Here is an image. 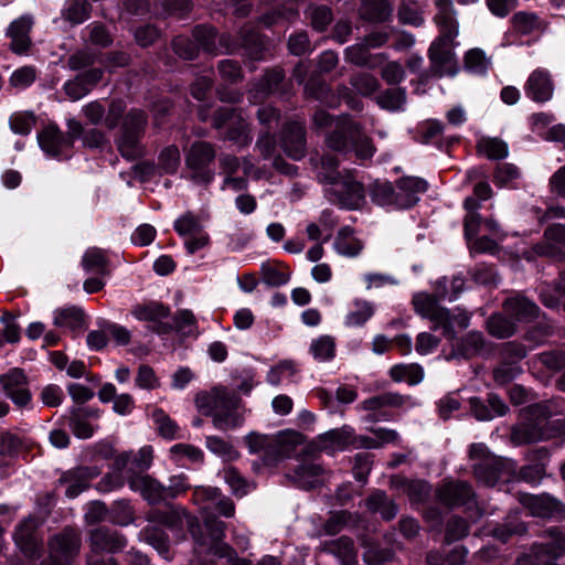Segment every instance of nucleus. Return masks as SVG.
Returning a JSON list of instances; mask_svg holds the SVG:
<instances>
[{
	"instance_id": "15",
	"label": "nucleus",
	"mask_w": 565,
	"mask_h": 565,
	"mask_svg": "<svg viewBox=\"0 0 565 565\" xmlns=\"http://www.w3.org/2000/svg\"><path fill=\"white\" fill-rule=\"evenodd\" d=\"M559 427L555 431H551L539 423H523L512 427L510 440L514 446H522L526 444L537 443L543 439H548L555 435L565 433V420L557 419L555 422Z\"/></svg>"
},
{
	"instance_id": "21",
	"label": "nucleus",
	"mask_w": 565,
	"mask_h": 565,
	"mask_svg": "<svg viewBox=\"0 0 565 565\" xmlns=\"http://www.w3.org/2000/svg\"><path fill=\"white\" fill-rule=\"evenodd\" d=\"M428 188L426 180L417 177H403L396 182L397 207L407 209L418 202V194Z\"/></svg>"
},
{
	"instance_id": "22",
	"label": "nucleus",
	"mask_w": 565,
	"mask_h": 565,
	"mask_svg": "<svg viewBox=\"0 0 565 565\" xmlns=\"http://www.w3.org/2000/svg\"><path fill=\"white\" fill-rule=\"evenodd\" d=\"M441 503L448 507L463 505L473 497L471 486L466 481H447L437 491Z\"/></svg>"
},
{
	"instance_id": "26",
	"label": "nucleus",
	"mask_w": 565,
	"mask_h": 565,
	"mask_svg": "<svg viewBox=\"0 0 565 565\" xmlns=\"http://www.w3.org/2000/svg\"><path fill=\"white\" fill-rule=\"evenodd\" d=\"M344 60L359 67H377L384 60L385 55L371 54L370 50L360 41L344 50Z\"/></svg>"
},
{
	"instance_id": "63",
	"label": "nucleus",
	"mask_w": 565,
	"mask_h": 565,
	"mask_svg": "<svg viewBox=\"0 0 565 565\" xmlns=\"http://www.w3.org/2000/svg\"><path fill=\"white\" fill-rule=\"evenodd\" d=\"M89 4L86 0H73L64 11V18L73 24L84 22L89 17Z\"/></svg>"
},
{
	"instance_id": "44",
	"label": "nucleus",
	"mask_w": 565,
	"mask_h": 565,
	"mask_svg": "<svg viewBox=\"0 0 565 565\" xmlns=\"http://www.w3.org/2000/svg\"><path fill=\"white\" fill-rule=\"evenodd\" d=\"M390 375L395 382H407L411 385L418 384L424 377L423 367L419 364H396L391 367Z\"/></svg>"
},
{
	"instance_id": "64",
	"label": "nucleus",
	"mask_w": 565,
	"mask_h": 565,
	"mask_svg": "<svg viewBox=\"0 0 565 565\" xmlns=\"http://www.w3.org/2000/svg\"><path fill=\"white\" fill-rule=\"evenodd\" d=\"M469 532V525L462 518L451 516L446 524L445 540L447 543L456 542L465 536Z\"/></svg>"
},
{
	"instance_id": "28",
	"label": "nucleus",
	"mask_w": 565,
	"mask_h": 565,
	"mask_svg": "<svg viewBox=\"0 0 565 565\" xmlns=\"http://www.w3.org/2000/svg\"><path fill=\"white\" fill-rule=\"evenodd\" d=\"M93 477L88 468H77L63 473L60 483L66 487L65 494L73 499L88 488Z\"/></svg>"
},
{
	"instance_id": "52",
	"label": "nucleus",
	"mask_w": 565,
	"mask_h": 565,
	"mask_svg": "<svg viewBox=\"0 0 565 565\" xmlns=\"http://www.w3.org/2000/svg\"><path fill=\"white\" fill-rule=\"evenodd\" d=\"M148 119L140 109H131L124 117L120 131L143 136Z\"/></svg>"
},
{
	"instance_id": "38",
	"label": "nucleus",
	"mask_w": 565,
	"mask_h": 565,
	"mask_svg": "<svg viewBox=\"0 0 565 565\" xmlns=\"http://www.w3.org/2000/svg\"><path fill=\"white\" fill-rule=\"evenodd\" d=\"M82 266L87 273L108 275V258L106 252L98 247L88 248L82 258Z\"/></svg>"
},
{
	"instance_id": "2",
	"label": "nucleus",
	"mask_w": 565,
	"mask_h": 565,
	"mask_svg": "<svg viewBox=\"0 0 565 565\" xmlns=\"http://www.w3.org/2000/svg\"><path fill=\"white\" fill-rule=\"evenodd\" d=\"M195 405L203 415L212 416L214 427L220 430L237 428L244 422L243 415L238 413V396L225 387L199 393Z\"/></svg>"
},
{
	"instance_id": "24",
	"label": "nucleus",
	"mask_w": 565,
	"mask_h": 565,
	"mask_svg": "<svg viewBox=\"0 0 565 565\" xmlns=\"http://www.w3.org/2000/svg\"><path fill=\"white\" fill-rule=\"evenodd\" d=\"M504 311L515 321L531 322L537 318L540 308L522 295H515L503 301Z\"/></svg>"
},
{
	"instance_id": "39",
	"label": "nucleus",
	"mask_w": 565,
	"mask_h": 565,
	"mask_svg": "<svg viewBox=\"0 0 565 565\" xmlns=\"http://www.w3.org/2000/svg\"><path fill=\"white\" fill-rule=\"evenodd\" d=\"M141 136L120 131L116 139V146L120 154L127 160H135L142 156L143 148L140 142Z\"/></svg>"
},
{
	"instance_id": "36",
	"label": "nucleus",
	"mask_w": 565,
	"mask_h": 565,
	"mask_svg": "<svg viewBox=\"0 0 565 565\" xmlns=\"http://www.w3.org/2000/svg\"><path fill=\"white\" fill-rule=\"evenodd\" d=\"M54 324L73 331L82 330L85 324L84 311L78 307L60 308L54 311Z\"/></svg>"
},
{
	"instance_id": "61",
	"label": "nucleus",
	"mask_w": 565,
	"mask_h": 565,
	"mask_svg": "<svg viewBox=\"0 0 565 565\" xmlns=\"http://www.w3.org/2000/svg\"><path fill=\"white\" fill-rule=\"evenodd\" d=\"M375 438L363 437L361 443L366 448H380L385 444L395 443L398 439V434L393 429L375 428L372 429Z\"/></svg>"
},
{
	"instance_id": "18",
	"label": "nucleus",
	"mask_w": 565,
	"mask_h": 565,
	"mask_svg": "<svg viewBox=\"0 0 565 565\" xmlns=\"http://www.w3.org/2000/svg\"><path fill=\"white\" fill-rule=\"evenodd\" d=\"M523 503L534 516L565 518V504L547 493L529 495L524 499Z\"/></svg>"
},
{
	"instance_id": "49",
	"label": "nucleus",
	"mask_w": 565,
	"mask_h": 565,
	"mask_svg": "<svg viewBox=\"0 0 565 565\" xmlns=\"http://www.w3.org/2000/svg\"><path fill=\"white\" fill-rule=\"evenodd\" d=\"M169 308L158 302L139 305L132 309V315L140 321L157 322L169 316Z\"/></svg>"
},
{
	"instance_id": "57",
	"label": "nucleus",
	"mask_w": 565,
	"mask_h": 565,
	"mask_svg": "<svg viewBox=\"0 0 565 565\" xmlns=\"http://www.w3.org/2000/svg\"><path fill=\"white\" fill-rule=\"evenodd\" d=\"M397 15L399 21L404 24L419 26L424 22L419 7L415 0H401Z\"/></svg>"
},
{
	"instance_id": "34",
	"label": "nucleus",
	"mask_w": 565,
	"mask_h": 565,
	"mask_svg": "<svg viewBox=\"0 0 565 565\" xmlns=\"http://www.w3.org/2000/svg\"><path fill=\"white\" fill-rule=\"evenodd\" d=\"M335 250L347 257H355L363 248V244L353 235V230L349 226L342 227L334 239Z\"/></svg>"
},
{
	"instance_id": "43",
	"label": "nucleus",
	"mask_w": 565,
	"mask_h": 565,
	"mask_svg": "<svg viewBox=\"0 0 565 565\" xmlns=\"http://www.w3.org/2000/svg\"><path fill=\"white\" fill-rule=\"evenodd\" d=\"M436 7L437 13L435 14L434 20L439 26L440 32H458L452 0H436Z\"/></svg>"
},
{
	"instance_id": "31",
	"label": "nucleus",
	"mask_w": 565,
	"mask_h": 565,
	"mask_svg": "<svg viewBox=\"0 0 565 565\" xmlns=\"http://www.w3.org/2000/svg\"><path fill=\"white\" fill-rule=\"evenodd\" d=\"M32 26V21L29 18H20L14 20L9 29L8 35L11 38V49L13 52L21 54L24 53L30 45L29 33Z\"/></svg>"
},
{
	"instance_id": "13",
	"label": "nucleus",
	"mask_w": 565,
	"mask_h": 565,
	"mask_svg": "<svg viewBox=\"0 0 565 565\" xmlns=\"http://www.w3.org/2000/svg\"><path fill=\"white\" fill-rule=\"evenodd\" d=\"M193 502L201 507L206 515L216 511L220 515L232 518L235 514L233 500L224 495L220 489L212 487H198L193 491Z\"/></svg>"
},
{
	"instance_id": "46",
	"label": "nucleus",
	"mask_w": 565,
	"mask_h": 565,
	"mask_svg": "<svg viewBox=\"0 0 565 565\" xmlns=\"http://www.w3.org/2000/svg\"><path fill=\"white\" fill-rule=\"evenodd\" d=\"M305 93L308 97L319 100L329 107L335 106L330 86L319 78L310 77L305 85Z\"/></svg>"
},
{
	"instance_id": "55",
	"label": "nucleus",
	"mask_w": 565,
	"mask_h": 565,
	"mask_svg": "<svg viewBox=\"0 0 565 565\" xmlns=\"http://www.w3.org/2000/svg\"><path fill=\"white\" fill-rule=\"evenodd\" d=\"M206 447L210 451L222 457L226 461H233L239 457L238 451L230 441L217 436H207Z\"/></svg>"
},
{
	"instance_id": "47",
	"label": "nucleus",
	"mask_w": 565,
	"mask_h": 565,
	"mask_svg": "<svg viewBox=\"0 0 565 565\" xmlns=\"http://www.w3.org/2000/svg\"><path fill=\"white\" fill-rule=\"evenodd\" d=\"M141 539L153 546L161 555L169 553V537L159 526L148 525L140 532Z\"/></svg>"
},
{
	"instance_id": "48",
	"label": "nucleus",
	"mask_w": 565,
	"mask_h": 565,
	"mask_svg": "<svg viewBox=\"0 0 565 565\" xmlns=\"http://www.w3.org/2000/svg\"><path fill=\"white\" fill-rule=\"evenodd\" d=\"M310 352L315 360L319 362H327L335 355V340L331 335H320L312 340L310 344Z\"/></svg>"
},
{
	"instance_id": "6",
	"label": "nucleus",
	"mask_w": 565,
	"mask_h": 565,
	"mask_svg": "<svg viewBox=\"0 0 565 565\" xmlns=\"http://www.w3.org/2000/svg\"><path fill=\"white\" fill-rule=\"evenodd\" d=\"M458 32H440L439 36L430 44L428 57L430 61L429 73L420 75V79L426 82L429 76L443 77L445 75H455L457 64L455 60L454 46Z\"/></svg>"
},
{
	"instance_id": "32",
	"label": "nucleus",
	"mask_w": 565,
	"mask_h": 565,
	"mask_svg": "<svg viewBox=\"0 0 565 565\" xmlns=\"http://www.w3.org/2000/svg\"><path fill=\"white\" fill-rule=\"evenodd\" d=\"M366 508L373 513H380L385 521L393 520L398 512L397 505L382 490L374 491L366 500Z\"/></svg>"
},
{
	"instance_id": "12",
	"label": "nucleus",
	"mask_w": 565,
	"mask_h": 565,
	"mask_svg": "<svg viewBox=\"0 0 565 565\" xmlns=\"http://www.w3.org/2000/svg\"><path fill=\"white\" fill-rule=\"evenodd\" d=\"M329 201L345 209L360 207L365 198L362 183L351 175H343L337 183L327 190Z\"/></svg>"
},
{
	"instance_id": "9",
	"label": "nucleus",
	"mask_w": 565,
	"mask_h": 565,
	"mask_svg": "<svg viewBox=\"0 0 565 565\" xmlns=\"http://www.w3.org/2000/svg\"><path fill=\"white\" fill-rule=\"evenodd\" d=\"M50 556L41 565H71L81 548V535L71 527L53 535L49 541Z\"/></svg>"
},
{
	"instance_id": "5",
	"label": "nucleus",
	"mask_w": 565,
	"mask_h": 565,
	"mask_svg": "<svg viewBox=\"0 0 565 565\" xmlns=\"http://www.w3.org/2000/svg\"><path fill=\"white\" fill-rule=\"evenodd\" d=\"M413 305L418 315L433 322V330L441 329L444 337L449 340L456 338V327L462 330L470 323L468 312L461 309L450 311L441 307L435 296L425 292L415 295Z\"/></svg>"
},
{
	"instance_id": "59",
	"label": "nucleus",
	"mask_w": 565,
	"mask_h": 565,
	"mask_svg": "<svg viewBox=\"0 0 565 565\" xmlns=\"http://www.w3.org/2000/svg\"><path fill=\"white\" fill-rule=\"evenodd\" d=\"M174 230L181 236H192L201 233L203 231V225L198 216L191 212H186L175 220Z\"/></svg>"
},
{
	"instance_id": "25",
	"label": "nucleus",
	"mask_w": 565,
	"mask_h": 565,
	"mask_svg": "<svg viewBox=\"0 0 565 565\" xmlns=\"http://www.w3.org/2000/svg\"><path fill=\"white\" fill-rule=\"evenodd\" d=\"M40 147L50 156H58L65 148L72 147V139L66 138L55 126H49L39 134Z\"/></svg>"
},
{
	"instance_id": "33",
	"label": "nucleus",
	"mask_w": 565,
	"mask_h": 565,
	"mask_svg": "<svg viewBox=\"0 0 565 565\" xmlns=\"http://www.w3.org/2000/svg\"><path fill=\"white\" fill-rule=\"evenodd\" d=\"M393 8L387 0H362L360 15L369 22H385L392 15Z\"/></svg>"
},
{
	"instance_id": "16",
	"label": "nucleus",
	"mask_w": 565,
	"mask_h": 565,
	"mask_svg": "<svg viewBox=\"0 0 565 565\" xmlns=\"http://www.w3.org/2000/svg\"><path fill=\"white\" fill-rule=\"evenodd\" d=\"M280 146L292 160H300L307 153L306 128L302 122H287L280 132Z\"/></svg>"
},
{
	"instance_id": "45",
	"label": "nucleus",
	"mask_w": 565,
	"mask_h": 565,
	"mask_svg": "<svg viewBox=\"0 0 565 565\" xmlns=\"http://www.w3.org/2000/svg\"><path fill=\"white\" fill-rule=\"evenodd\" d=\"M376 104L386 110L398 111L406 104V92L404 88H388L376 96Z\"/></svg>"
},
{
	"instance_id": "27",
	"label": "nucleus",
	"mask_w": 565,
	"mask_h": 565,
	"mask_svg": "<svg viewBox=\"0 0 565 565\" xmlns=\"http://www.w3.org/2000/svg\"><path fill=\"white\" fill-rule=\"evenodd\" d=\"M321 465L312 460H303L294 470L289 477L300 488L311 489L319 482V478L323 473Z\"/></svg>"
},
{
	"instance_id": "10",
	"label": "nucleus",
	"mask_w": 565,
	"mask_h": 565,
	"mask_svg": "<svg viewBox=\"0 0 565 565\" xmlns=\"http://www.w3.org/2000/svg\"><path fill=\"white\" fill-rule=\"evenodd\" d=\"M127 545L126 537L117 531L108 527H97L90 532L87 565H106L103 552L117 553Z\"/></svg>"
},
{
	"instance_id": "29",
	"label": "nucleus",
	"mask_w": 565,
	"mask_h": 565,
	"mask_svg": "<svg viewBox=\"0 0 565 565\" xmlns=\"http://www.w3.org/2000/svg\"><path fill=\"white\" fill-rule=\"evenodd\" d=\"M35 527V520L29 518L19 525L14 534L15 542L21 551L31 558L39 556V543L34 536Z\"/></svg>"
},
{
	"instance_id": "42",
	"label": "nucleus",
	"mask_w": 565,
	"mask_h": 565,
	"mask_svg": "<svg viewBox=\"0 0 565 565\" xmlns=\"http://www.w3.org/2000/svg\"><path fill=\"white\" fill-rule=\"evenodd\" d=\"M349 84L353 90L363 96L370 97L380 88L379 79L366 72H355L349 78Z\"/></svg>"
},
{
	"instance_id": "60",
	"label": "nucleus",
	"mask_w": 565,
	"mask_h": 565,
	"mask_svg": "<svg viewBox=\"0 0 565 565\" xmlns=\"http://www.w3.org/2000/svg\"><path fill=\"white\" fill-rule=\"evenodd\" d=\"M180 151L177 146L171 145L162 149L158 158V167L163 173H174L180 166Z\"/></svg>"
},
{
	"instance_id": "20",
	"label": "nucleus",
	"mask_w": 565,
	"mask_h": 565,
	"mask_svg": "<svg viewBox=\"0 0 565 565\" xmlns=\"http://www.w3.org/2000/svg\"><path fill=\"white\" fill-rule=\"evenodd\" d=\"M100 411L94 407H74L70 412L68 426L72 433L82 439L90 438L96 429L92 420H97Z\"/></svg>"
},
{
	"instance_id": "14",
	"label": "nucleus",
	"mask_w": 565,
	"mask_h": 565,
	"mask_svg": "<svg viewBox=\"0 0 565 565\" xmlns=\"http://www.w3.org/2000/svg\"><path fill=\"white\" fill-rule=\"evenodd\" d=\"M125 109V103L115 99L110 102L107 110L100 102L94 100L85 105L82 111L89 124L95 126L103 124L107 129L113 130L118 126Z\"/></svg>"
},
{
	"instance_id": "41",
	"label": "nucleus",
	"mask_w": 565,
	"mask_h": 565,
	"mask_svg": "<svg viewBox=\"0 0 565 565\" xmlns=\"http://www.w3.org/2000/svg\"><path fill=\"white\" fill-rule=\"evenodd\" d=\"M324 550L338 556L343 564L349 565L356 558V550L353 541L348 536H341L324 544Z\"/></svg>"
},
{
	"instance_id": "58",
	"label": "nucleus",
	"mask_w": 565,
	"mask_h": 565,
	"mask_svg": "<svg viewBox=\"0 0 565 565\" xmlns=\"http://www.w3.org/2000/svg\"><path fill=\"white\" fill-rule=\"evenodd\" d=\"M478 150L483 152L489 159L498 160L508 156L507 143L498 138H483L478 142Z\"/></svg>"
},
{
	"instance_id": "11",
	"label": "nucleus",
	"mask_w": 565,
	"mask_h": 565,
	"mask_svg": "<svg viewBox=\"0 0 565 565\" xmlns=\"http://www.w3.org/2000/svg\"><path fill=\"white\" fill-rule=\"evenodd\" d=\"M216 156L214 146L206 141H195L185 154V163L193 171L192 179L202 184L210 183L214 172L209 168Z\"/></svg>"
},
{
	"instance_id": "4",
	"label": "nucleus",
	"mask_w": 565,
	"mask_h": 565,
	"mask_svg": "<svg viewBox=\"0 0 565 565\" xmlns=\"http://www.w3.org/2000/svg\"><path fill=\"white\" fill-rule=\"evenodd\" d=\"M186 525L198 545L206 546L213 555L224 558L227 565H249L247 561L239 558L228 544L223 542L225 523L215 515L209 514L204 518L206 534H203L196 518L192 515H186Z\"/></svg>"
},
{
	"instance_id": "35",
	"label": "nucleus",
	"mask_w": 565,
	"mask_h": 565,
	"mask_svg": "<svg viewBox=\"0 0 565 565\" xmlns=\"http://www.w3.org/2000/svg\"><path fill=\"white\" fill-rule=\"evenodd\" d=\"M241 46L245 51V55L253 61L264 57L265 44L262 36L253 29L244 26L239 33Z\"/></svg>"
},
{
	"instance_id": "23",
	"label": "nucleus",
	"mask_w": 565,
	"mask_h": 565,
	"mask_svg": "<svg viewBox=\"0 0 565 565\" xmlns=\"http://www.w3.org/2000/svg\"><path fill=\"white\" fill-rule=\"evenodd\" d=\"M526 96L536 103H545L553 96V83L550 74L543 70H535L525 83Z\"/></svg>"
},
{
	"instance_id": "51",
	"label": "nucleus",
	"mask_w": 565,
	"mask_h": 565,
	"mask_svg": "<svg viewBox=\"0 0 565 565\" xmlns=\"http://www.w3.org/2000/svg\"><path fill=\"white\" fill-rule=\"evenodd\" d=\"M152 419L157 426L158 433L166 439L179 438L180 428L177 423L170 418L161 408H156L152 413Z\"/></svg>"
},
{
	"instance_id": "30",
	"label": "nucleus",
	"mask_w": 565,
	"mask_h": 565,
	"mask_svg": "<svg viewBox=\"0 0 565 565\" xmlns=\"http://www.w3.org/2000/svg\"><path fill=\"white\" fill-rule=\"evenodd\" d=\"M548 457L546 448H539L531 451L527 456L529 460L533 463L523 466L519 470L520 479L526 482H537L545 475V460Z\"/></svg>"
},
{
	"instance_id": "37",
	"label": "nucleus",
	"mask_w": 565,
	"mask_h": 565,
	"mask_svg": "<svg viewBox=\"0 0 565 565\" xmlns=\"http://www.w3.org/2000/svg\"><path fill=\"white\" fill-rule=\"evenodd\" d=\"M310 161L316 168H319L317 175L320 182L329 183L332 186L342 178L338 171V159L333 154L326 153L321 156L319 166L315 158H311Z\"/></svg>"
},
{
	"instance_id": "50",
	"label": "nucleus",
	"mask_w": 565,
	"mask_h": 565,
	"mask_svg": "<svg viewBox=\"0 0 565 565\" xmlns=\"http://www.w3.org/2000/svg\"><path fill=\"white\" fill-rule=\"evenodd\" d=\"M372 200L379 205H395L397 206V192L396 188L390 182L373 183L370 190Z\"/></svg>"
},
{
	"instance_id": "7",
	"label": "nucleus",
	"mask_w": 565,
	"mask_h": 565,
	"mask_svg": "<svg viewBox=\"0 0 565 565\" xmlns=\"http://www.w3.org/2000/svg\"><path fill=\"white\" fill-rule=\"evenodd\" d=\"M469 457L473 461V475L478 481L492 487L501 478L505 462L492 455L486 445L473 444L469 450Z\"/></svg>"
},
{
	"instance_id": "8",
	"label": "nucleus",
	"mask_w": 565,
	"mask_h": 565,
	"mask_svg": "<svg viewBox=\"0 0 565 565\" xmlns=\"http://www.w3.org/2000/svg\"><path fill=\"white\" fill-rule=\"evenodd\" d=\"M213 127L215 129L227 128L224 139L236 143L239 147H246L252 142L250 130L247 121L241 111L232 107L218 108L213 116Z\"/></svg>"
},
{
	"instance_id": "54",
	"label": "nucleus",
	"mask_w": 565,
	"mask_h": 565,
	"mask_svg": "<svg viewBox=\"0 0 565 565\" xmlns=\"http://www.w3.org/2000/svg\"><path fill=\"white\" fill-rule=\"evenodd\" d=\"M311 26L319 32L324 31L332 22L333 15L327 6H310L306 11Z\"/></svg>"
},
{
	"instance_id": "1",
	"label": "nucleus",
	"mask_w": 565,
	"mask_h": 565,
	"mask_svg": "<svg viewBox=\"0 0 565 565\" xmlns=\"http://www.w3.org/2000/svg\"><path fill=\"white\" fill-rule=\"evenodd\" d=\"M312 126L316 129L334 127L324 139L327 147L333 151L340 153L353 151L359 160L371 159L375 152L372 139L348 114L334 118L328 111L318 109L312 116Z\"/></svg>"
},
{
	"instance_id": "3",
	"label": "nucleus",
	"mask_w": 565,
	"mask_h": 565,
	"mask_svg": "<svg viewBox=\"0 0 565 565\" xmlns=\"http://www.w3.org/2000/svg\"><path fill=\"white\" fill-rule=\"evenodd\" d=\"M302 441L303 436L294 430L282 431L277 435H264L253 431L244 438L249 452L258 455L265 466H276L285 458L290 457Z\"/></svg>"
},
{
	"instance_id": "19",
	"label": "nucleus",
	"mask_w": 565,
	"mask_h": 565,
	"mask_svg": "<svg viewBox=\"0 0 565 565\" xmlns=\"http://www.w3.org/2000/svg\"><path fill=\"white\" fill-rule=\"evenodd\" d=\"M0 384L6 395L20 407L25 406L30 399L31 394L26 388V377L20 369H13L8 374L0 376Z\"/></svg>"
},
{
	"instance_id": "40",
	"label": "nucleus",
	"mask_w": 565,
	"mask_h": 565,
	"mask_svg": "<svg viewBox=\"0 0 565 565\" xmlns=\"http://www.w3.org/2000/svg\"><path fill=\"white\" fill-rule=\"evenodd\" d=\"M487 330L497 339H508L515 334L516 324L502 313H493L487 320Z\"/></svg>"
},
{
	"instance_id": "17",
	"label": "nucleus",
	"mask_w": 565,
	"mask_h": 565,
	"mask_svg": "<svg viewBox=\"0 0 565 565\" xmlns=\"http://www.w3.org/2000/svg\"><path fill=\"white\" fill-rule=\"evenodd\" d=\"M127 482L131 490L139 492L150 504L167 500L166 486L149 475L131 473Z\"/></svg>"
},
{
	"instance_id": "62",
	"label": "nucleus",
	"mask_w": 565,
	"mask_h": 565,
	"mask_svg": "<svg viewBox=\"0 0 565 565\" xmlns=\"http://www.w3.org/2000/svg\"><path fill=\"white\" fill-rule=\"evenodd\" d=\"M193 36L195 39V44L201 46L204 51L214 53L215 47V40H216V32L214 28L206 26V25H198L193 30Z\"/></svg>"
},
{
	"instance_id": "53",
	"label": "nucleus",
	"mask_w": 565,
	"mask_h": 565,
	"mask_svg": "<svg viewBox=\"0 0 565 565\" xmlns=\"http://www.w3.org/2000/svg\"><path fill=\"white\" fill-rule=\"evenodd\" d=\"M552 415L553 412L551 409L550 404L547 403L534 404L527 408L529 422L539 423L540 426H544L548 428L551 431H555L559 427L557 424H555L556 420L551 423L547 422V419L552 417Z\"/></svg>"
},
{
	"instance_id": "56",
	"label": "nucleus",
	"mask_w": 565,
	"mask_h": 565,
	"mask_svg": "<svg viewBox=\"0 0 565 565\" xmlns=\"http://www.w3.org/2000/svg\"><path fill=\"white\" fill-rule=\"evenodd\" d=\"M484 338L481 332L472 331L466 334L460 342L459 354L463 358H472L482 352Z\"/></svg>"
}]
</instances>
